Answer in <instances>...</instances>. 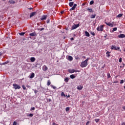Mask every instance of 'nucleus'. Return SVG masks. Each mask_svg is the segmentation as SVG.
Masks as SVG:
<instances>
[{
  "label": "nucleus",
  "instance_id": "1",
  "mask_svg": "<svg viewBox=\"0 0 125 125\" xmlns=\"http://www.w3.org/2000/svg\"><path fill=\"white\" fill-rule=\"evenodd\" d=\"M88 60H89V59L87 58L84 61L82 62L81 64V67H82V68H85V67H86V66L88 65V63L87 62H88Z\"/></svg>",
  "mask_w": 125,
  "mask_h": 125
},
{
  "label": "nucleus",
  "instance_id": "2",
  "mask_svg": "<svg viewBox=\"0 0 125 125\" xmlns=\"http://www.w3.org/2000/svg\"><path fill=\"white\" fill-rule=\"evenodd\" d=\"M69 5L70 7H72L71 9H70V11H71V10H75L76 7H77V4H74V2H70L69 3Z\"/></svg>",
  "mask_w": 125,
  "mask_h": 125
},
{
  "label": "nucleus",
  "instance_id": "3",
  "mask_svg": "<svg viewBox=\"0 0 125 125\" xmlns=\"http://www.w3.org/2000/svg\"><path fill=\"white\" fill-rule=\"evenodd\" d=\"M104 30V25H101L97 28V31L98 32H103Z\"/></svg>",
  "mask_w": 125,
  "mask_h": 125
},
{
  "label": "nucleus",
  "instance_id": "4",
  "mask_svg": "<svg viewBox=\"0 0 125 125\" xmlns=\"http://www.w3.org/2000/svg\"><path fill=\"white\" fill-rule=\"evenodd\" d=\"M68 72H69V73H70V74H73V73H75V72H77L78 73H79L80 72V70H76L74 69H68Z\"/></svg>",
  "mask_w": 125,
  "mask_h": 125
},
{
  "label": "nucleus",
  "instance_id": "5",
  "mask_svg": "<svg viewBox=\"0 0 125 125\" xmlns=\"http://www.w3.org/2000/svg\"><path fill=\"white\" fill-rule=\"evenodd\" d=\"M79 27H80V23L77 24H74L71 27V30H75L77 29V28H79Z\"/></svg>",
  "mask_w": 125,
  "mask_h": 125
},
{
  "label": "nucleus",
  "instance_id": "6",
  "mask_svg": "<svg viewBox=\"0 0 125 125\" xmlns=\"http://www.w3.org/2000/svg\"><path fill=\"white\" fill-rule=\"evenodd\" d=\"M110 49L113 50H120V47H117L115 45H112Z\"/></svg>",
  "mask_w": 125,
  "mask_h": 125
},
{
  "label": "nucleus",
  "instance_id": "7",
  "mask_svg": "<svg viewBox=\"0 0 125 125\" xmlns=\"http://www.w3.org/2000/svg\"><path fill=\"white\" fill-rule=\"evenodd\" d=\"M13 86H14L15 89H20V88H21V87L17 84H13Z\"/></svg>",
  "mask_w": 125,
  "mask_h": 125
},
{
  "label": "nucleus",
  "instance_id": "8",
  "mask_svg": "<svg viewBox=\"0 0 125 125\" xmlns=\"http://www.w3.org/2000/svg\"><path fill=\"white\" fill-rule=\"evenodd\" d=\"M105 24H106V25H107V26H109V27H114V25L113 24H114V22H112V23L109 22H105Z\"/></svg>",
  "mask_w": 125,
  "mask_h": 125
},
{
  "label": "nucleus",
  "instance_id": "9",
  "mask_svg": "<svg viewBox=\"0 0 125 125\" xmlns=\"http://www.w3.org/2000/svg\"><path fill=\"white\" fill-rule=\"evenodd\" d=\"M118 38L119 39H123V38H125V35L124 34H121L118 35Z\"/></svg>",
  "mask_w": 125,
  "mask_h": 125
},
{
  "label": "nucleus",
  "instance_id": "10",
  "mask_svg": "<svg viewBox=\"0 0 125 125\" xmlns=\"http://www.w3.org/2000/svg\"><path fill=\"white\" fill-rule=\"evenodd\" d=\"M48 69V68L47 67V66H46V65H44L42 66V70L43 71H44L45 72L46 71H47V70Z\"/></svg>",
  "mask_w": 125,
  "mask_h": 125
},
{
  "label": "nucleus",
  "instance_id": "11",
  "mask_svg": "<svg viewBox=\"0 0 125 125\" xmlns=\"http://www.w3.org/2000/svg\"><path fill=\"white\" fill-rule=\"evenodd\" d=\"M77 89H78V90H82V89H83V85H78L77 87Z\"/></svg>",
  "mask_w": 125,
  "mask_h": 125
},
{
  "label": "nucleus",
  "instance_id": "12",
  "mask_svg": "<svg viewBox=\"0 0 125 125\" xmlns=\"http://www.w3.org/2000/svg\"><path fill=\"white\" fill-rule=\"evenodd\" d=\"M37 14V12H32L31 13H30V17H33V16H35V15H36Z\"/></svg>",
  "mask_w": 125,
  "mask_h": 125
},
{
  "label": "nucleus",
  "instance_id": "13",
  "mask_svg": "<svg viewBox=\"0 0 125 125\" xmlns=\"http://www.w3.org/2000/svg\"><path fill=\"white\" fill-rule=\"evenodd\" d=\"M46 17L47 16L45 15H43L42 16V17L41 18V20H42V21L43 20H46Z\"/></svg>",
  "mask_w": 125,
  "mask_h": 125
},
{
  "label": "nucleus",
  "instance_id": "14",
  "mask_svg": "<svg viewBox=\"0 0 125 125\" xmlns=\"http://www.w3.org/2000/svg\"><path fill=\"white\" fill-rule=\"evenodd\" d=\"M87 11H88L89 12H91L92 13H93V10L91 8H88L86 9Z\"/></svg>",
  "mask_w": 125,
  "mask_h": 125
},
{
  "label": "nucleus",
  "instance_id": "15",
  "mask_svg": "<svg viewBox=\"0 0 125 125\" xmlns=\"http://www.w3.org/2000/svg\"><path fill=\"white\" fill-rule=\"evenodd\" d=\"M29 36H31V37H35V36H37V34L36 32H33L29 34Z\"/></svg>",
  "mask_w": 125,
  "mask_h": 125
},
{
  "label": "nucleus",
  "instance_id": "16",
  "mask_svg": "<svg viewBox=\"0 0 125 125\" xmlns=\"http://www.w3.org/2000/svg\"><path fill=\"white\" fill-rule=\"evenodd\" d=\"M68 60H69V61H73V57H72L71 56H68Z\"/></svg>",
  "mask_w": 125,
  "mask_h": 125
},
{
  "label": "nucleus",
  "instance_id": "17",
  "mask_svg": "<svg viewBox=\"0 0 125 125\" xmlns=\"http://www.w3.org/2000/svg\"><path fill=\"white\" fill-rule=\"evenodd\" d=\"M8 2L11 4H14V3H15V1L13 0H9Z\"/></svg>",
  "mask_w": 125,
  "mask_h": 125
},
{
  "label": "nucleus",
  "instance_id": "18",
  "mask_svg": "<svg viewBox=\"0 0 125 125\" xmlns=\"http://www.w3.org/2000/svg\"><path fill=\"white\" fill-rule=\"evenodd\" d=\"M30 61L31 62H35L36 61V58H35V57H31L30 58Z\"/></svg>",
  "mask_w": 125,
  "mask_h": 125
},
{
  "label": "nucleus",
  "instance_id": "19",
  "mask_svg": "<svg viewBox=\"0 0 125 125\" xmlns=\"http://www.w3.org/2000/svg\"><path fill=\"white\" fill-rule=\"evenodd\" d=\"M33 78H35V73H32L30 75V79H33Z\"/></svg>",
  "mask_w": 125,
  "mask_h": 125
},
{
  "label": "nucleus",
  "instance_id": "20",
  "mask_svg": "<svg viewBox=\"0 0 125 125\" xmlns=\"http://www.w3.org/2000/svg\"><path fill=\"white\" fill-rule=\"evenodd\" d=\"M85 35L86 36V37H90V35L89 34V33H88V32L87 31H85Z\"/></svg>",
  "mask_w": 125,
  "mask_h": 125
},
{
  "label": "nucleus",
  "instance_id": "21",
  "mask_svg": "<svg viewBox=\"0 0 125 125\" xmlns=\"http://www.w3.org/2000/svg\"><path fill=\"white\" fill-rule=\"evenodd\" d=\"M106 57L109 58V57L110 56V52H109L108 51H107L106 53Z\"/></svg>",
  "mask_w": 125,
  "mask_h": 125
},
{
  "label": "nucleus",
  "instance_id": "22",
  "mask_svg": "<svg viewBox=\"0 0 125 125\" xmlns=\"http://www.w3.org/2000/svg\"><path fill=\"white\" fill-rule=\"evenodd\" d=\"M96 17V14H94V15H92L90 16V18L93 19L94 18H95Z\"/></svg>",
  "mask_w": 125,
  "mask_h": 125
},
{
  "label": "nucleus",
  "instance_id": "23",
  "mask_svg": "<svg viewBox=\"0 0 125 125\" xmlns=\"http://www.w3.org/2000/svg\"><path fill=\"white\" fill-rule=\"evenodd\" d=\"M75 78H76V76H75V75L74 74L71 75L70 76V79H75Z\"/></svg>",
  "mask_w": 125,
  "mask_h": 125
},
{
  "label": "nucleus",
  "instance_id": "24",
  "mask_svg": "<svg viewBox=\"0 0 125 125\" xmlns=\"http://www.w3.org/2000/svg\"><path fill=\"white\" fill-rule=\"evenodd\" d=\"M107 79H110V78H111V74H110V73H107Z\"/></svg>",
  "mask_w": 125,
  "mask_h": 125
},
{
  "label": "nucleus",
  "instance_id": "25",
  "mask_svg": "<svg viewBox=\"0 0 125 125\" xmlns=\"http://www.w3.org/2000/svg\"><path fill=\"white\" fill-rule=\"evenodd\" d=\"M123 14H119V15H118L117 17L118 18H121V17H122L123 16Z\"/></svg>",
  "mask_w": 125,
  "mask_h": 125
},
{
  "label": "nucleus",
  "instance_id": "26",
  "mask_svg": "<svg viewBox=\"0 0 125 125\" xmlns=\"http://www.w3.org/2000/svg\"><path fill=\"white\" fill-rule=\"evenodd\" d=\"M51 83V82H50V81L48 80L47 81V85H48V86L50 85Z\"/></svg>",
  "mask_w": 125,
  "mask_h": 125
},
{
  "label": "nucleus",
  "instance_id": "27",
  "mask_svg": "<svg viewBox=\"0 0 125 125\" xmlns=\"http://www.w3.org/2000/svg\"><path fill=\"white\" fill-rule=\"evenodd\" d=\"M69 110H70V107H67L65 108V111H66V112H69Z\"/></svg>",
  "mask_w": 125,
  "mask_h": 125
},
{
  "label": "nucleus",
  "instance_id": "28",
  "mask_svg": "<svg viewBox=\"0 0 125 125\" xmlns=\"http://www.w3.org/2000/svg\"><path fill=\"white\" fill-rule=\"evenodd\" d=\"M33 116H34V114H33L32 113L27 115V117H33Z\"/></svg>",
  "mask_w": 125,
  "mask_h": 125
},
{
  "label": "nucleus",
  "instance_id": "29",
  "mask_svg": "<svg viewBox=\"0 0 125 125\" xmlns=\"http://www.w3.org/2000/svg\"><path fill=\"white\" fill-rule=\"evenodd\" d=\"M75 58L76 60H80V57H79V56H75Z\"/></svg>",
  "mask_w": 125,
  "mask_h": 125
},
{
  "label": "nucleus",
  "instance_id": "30",
  "mask_svg": "<svg viewBox=\"0 0 125 125\" xmlns=\"http://www.w3.org/2000/svg\"><path fill=\"white\" fill-rule=\"evenodd\" d=\"M64 82H65V83H68V82H69V78H66L64 80Z\"/></svg>",
  "mask_w": 125,
  "mask_h": 125
},
{
  "label": "nucleus",
  "instance_id": "31",
  "mask_svg": "<svg viewBox=\"0 0 125 125\" xmlns=\"http://www.w3.org/2000/svg\"><path fill=\"white\" fill-rule=\"evenodd\" d=\"M22 87L23 90H26V86L22 85Z\"/></svg>",
  "mask_w": 125,
  "mask_h": 125
},
{
  "label": "nucleus",
  "instance_id": "32",
  "mask_svg": "<svg viewBox=\"0 0 125 125\" xmlns=\"http://www.w3.org/2000/svg\"><path fill=\"white\" fill-rule=\"evenodd\" d=\"M61 96H64V97H66V95L64 94V92H62L61 93Z\"/></svg>",
  "mask_w": 125,
  "mask_h": 125
},
{
  "label": "nucleus",
  "instance_id": "33",
  "mask_svg": "<svg viewBox=\"0 0 125 125\" xmlns=\"http://www.w3.org/2000/svg\"><path fill=\"white\" fill-rule=\"evenodd\" d=\"M93 3H94V1H93V0L90 1V5L93 4Z\"/></svg>",
  "mask_w": 125,
  "mask_h": 125
},
{
  "label": "nucleus",
  "instance_id": "34",
  "mask_svg": "<svg viewBox=\"0 0 125 125\" xmlns=\"http://www.w3.org/2000/svg\"><path fill=\"white\" fill-rule=\"evenodd\" d=\"M117 30H118V28H117V27H114V28L113 29V32H115V31H117Z\"/></svg>",
  "mask_w": 125,
  "mask_h": 125
},
{
  "label": "nucleus",
  "instance_id": "35",
  "mask_svg": "<svg viewBox=\"0 0 125 125\" xmlns=\"http://www.w3.org/2000/svg\"><path fill=\"white\" fill-rule=\"evenodd\" d=\"M20 36H24V35H25V33L24 32H21V33H20Z\"/></svg>",
  "mask_w": 125,
  "mask_h": 125
},
{
  "label": "nucleus",
  "instance_id": "36",
  "mask_svg": "<svg viewBox=\"0 0 125 125\" xmlns=\"http://www.w3.org/2000/svg\"><path fill=\"white\" fill-rule=\"evenodd\" d=\"M100 119H95V122H96V123H98V122H99V120Z\"/></svg>",
  "mask_w": 125,
  "mask_h": 125
},
{
  "label": "nucleus",
  "instance_id": "37",
  "mask_svg": "<svg viewBox=\"0 0 125 125\" xmlns=\"http://www.w3.org/2000/svg\"><path fill=\"white\" fill-rule=\"evenodd\" d=\"M35 107H31L30 111H35Z\"/></svg>",
  "mask_w": 125,
  "mask_h": 125
},
{
  "label": "nucleus",
  "instance_id": "38",
  "mask_svg": "<svg viewBox=\"0 0 125 125\" xmlns=\"http://www.w3.org/2000/svg\"><path fill=\"white\" fill-rule=\"evenodd\" d=\"M13 125H17V122H16V121H14L13 122Z\"/></svg>",
  "mask_w": 125,
  "mask_h": 125
},
{
  "label": "nucleus",
  "instance_id": "39",
  "mask_svg": "<svg viewBox=\"0 0 125 125\" xmlns=\"http://www.w3.org/2000/svg\"><path fill=\"white\" fill-rule=\"evenodd\" d=\"M91 35H92V36H95V33H94V32H91L90 33Z\"/></svg>",
  "mask_w": 125,
  "mask_h": 125
},
{
  "label": "nucleus",
  "instance_id": "40",
  "mask_svg": "<svg viewBox=\"0 0 125 125\" xmlns=\"http://www.w3.org/2000/svg\"><path fill=\"white\" fill-rule=\"evenodd\" d=\"M5 64H7V62H4L3 63L0 64V65H5Z\"/></svg>",
  "mask_w": 125,
  "mask_h": 125
},
{
  "label": "nucleus",
  "instance_id": "41",
  "mask_svg": "<svg viewBox=\"0 0 125 125\" xmlns=\"http://www.w3.org/2000/svg\"><path fill=\"white\" fill-rule=\"evenodd\" d=\"M120 83H124V80H121L120 81Z\"/></svg>",
  "mask_w": 125,
  "mask_h": 125
},
{
  "label": "nucleus",
  "instance_id": "42",
  "mask_svg": "<svg viewBox=\"0 0 125 125\" xmlns=\"http://www.w3.org/2000/svg\"><path fill=\"white\" fill-rule=\"evenodd\" d=\"M39 66H40V64H38V63H37V64L35 65V67H38Z\"/></svg>",
  "mask_w": 125,
  "mask_h": 125
},
{
  "label": "nucleus",
  "instance_id": "43",
  "mask_svg": "<svg viewBox=\"0 0 125 125\" xmlns=\"http://www.w3.org/2000/svg\"><path fill=\"white\" fill-rule=\"evenodd\" d=\"M51 86L52 88H53V89H55V88H56V87L55 86L52 85Z\"/></svg>",
  "mask_w": 125,
  "mask_h": 125
},
{
  "label": "nucleus",
  "instance_id": "44",
  "mask_svg": "<svg viewBox=\"0 0 125 125\" xmlns=\"http://www.w3.org/2000/svg\"><path fill=\"white\" fill-rule=\"evenodd\" d=\"M40 31H43V30H44V28H40Z\"/></svg>",
  "mask_w": 125,
  "mask_h": 125
},
{
  "label": "nucleus",
  "instance_id": "45",
  "mask_svg": "<svg viewBox=\"0 0 125 125\" xmlns=\"http://www.w3.org/2000/svg\"><path fill=\"white\" fill-rule=\"evenodd\" d=\"M119 62H122V58H120L119 60Z\"/></svg>",
  "mask_w": 125,
  "mask_h": 125
},
{
  "label": "nucleus",
  "instance_id": "46",
  "mask_svg": "<svg viewBox=\"0 0 125 125\" xmlns=\"http://www.w3.org/2000/svg\"><path fill=\"white\" fill-rule=\"evenodd\" d=\"M89 123H90L89 121H87V123H86V125H89Z\"/></svg>",
  "mask_w": 125,
  "mask_h": 125
},
{
  "label": "nucleus",
  "instance_id": "47",
  "mask_svg": "<svg viewBox=\"0 0 125 125\" xmlns=\"http://www.w3.org/2000/svg\"><path fill=\"white\" fill-rule=\"evenodd\" d=\"M49 22H50L49 20H47L46 23H49Z\"/></svg>",
  "mask_w": 125,
  "mask_h": 125
},
{
  "label": "nucleus",
  "instance_id": "48",
  "mask_svg": "<svg viewBox=\"0 0 125 125\" xmlns=\"http://www.w3.org/2000/svg\"><path fill=\"white\" fill-rule=\"evenodd\" d=\"M70 40H71V41H74L75 40V39H74V38H71Z\"/></svg>",
  "mask_w": 125,
  "mask_h": 125
},
{
  "label": "nucleus",
  "instance_id": "49",
  "mask_svg": "<svg viewBox=\"0 0 125 125\" xmlns=\"http://www.w3.org/2000/svg\"><path fill=\"white\" fill-rule=\"evenodd\" d=\"M34 93L36 94L38 93V90H35Z\"/></svg>",
  "mask_w": 125,
  "mask_h": 125
},
{
  "label": "nucleus",
  "instance_id": "50",
  "mask_svg": "<svg viewBox=\"0 0 125 125\" xmlns=\"http://www.w3.org/2000/svg\"><path fill=\"white\" fill-rule=\"evenodd\" d=\"M121 125H125V122H123V123L121 124Z\"/></svg>",
  "mask_w": 125,
  "mask_h": 125
},
{
  "label": "nucleus",
  "instance_id": "51",
  "mask_svg": "<svg viewBox=\"0 0 125 125\" xmlns=\"http://www.w3.org/2000/svg\"><path fill=\"white\" fill-rule=\"evenodd\" d=\"M85 4V3H83V4H82V6H84V5Z\"/></svg>",
  "mask_w": 125,
  "mask_h": 125
},
{
  "label": "nucleus",
  "instance_id": "52",
  "mask_svg": "<svg viewBox=\"0 0 125 125\" xmlns=\"http://www.w3.org/2000/svg\"><path fill=\"white\" fill-rule=\"evenodd\" d=\"M26 87H28V88L30 87V85H26Z\"/></svg>",
  "mask_w": 125,
  "mask_h": 125
},
{
  "label": "nucleus",
  "instance_id": "53",
  "mask_svg": "<svg viewBox=\"0 0 125 125\" xmlns=\"http://www.w3.org/2000/svg\"><path fill=\"white\" fill-rule=\"evenodd\" d=\"M66 97H67L68 98H70V95H66Z\"/></svg>",
  "mask_w": 125,
  "mask_h": 125
},
{
  "label": "nucleus",
  "instance_id": "54",
  "mask_svg": "<svg viewBox=\"0 0 125 125\" xmlns=\"http://www.w3.org/2000/svg\"><path fill=\"white\" fill-rule=\"evenodd\" d=\"M118 83V81H115L113 82L114 83Z\"/></svg>",
  "mask_w": 125,
  "mask_h": 125
},
{
  "label": "nucleus",
  "instance_id": "55",
  "mask_svg": "<svg viewBox=\"0 0 125 125\" xmlns=\"http://www.w3.org/2000/svg\"><path fill=\"white\" fill-rule=\"evenodd\" d=\"M57 124L55 123H53V124H52V125H56Z\"/></svg>",
  "mask_w": 125,
  "mask_h": 125
},
{
  "label": "nucleus",
  "instance_id": "56",
  "mask_svg": "<svg viewBox=\"0 0 125 125\" xmlns=\"http://www.w3.org/2000/svg\"><path fill=\"white\" fill-rule=\"evenodd\" d=\"M82 58H83L84 59H85V56H83Z\"/></svg>",
  "mask_w": 125,
  "mask_h": 125
},
{
  "label": "nucleus",
  "instance_id": "57",
  "mask_svg": "<svg viewBox=\"0 0 125 125\" xmlns=\"http://www.w3.org/2000/svg\"><path fill=\"white\" fill-rule=\"evenodd\" d=\"M123 109H124L125 110V106H123Z\"/></svg>",
  "mask_w": 125,
  "mask_h": 125
},
{
  "label": "nucleus",
  "instance_id": "58",
  "mask_svg": "<svg viewBox=\"0 0 125 125\" xmlns=\"http://www.w3.org/2000/svg\"><path fill=\"white\" fill-rule=\"evenodd\" d=\"M123 66L125 67V63H123Z\"/></svg>",
  "mask_w": 125,
  "mask_h": 125
},
{
  "label": "nucleus",
  "instance_id": "59",
  "mask_svg": "<svg viewBox=\"0 0 125 125\" xmlns=\"http://www.w3.org/2000/svg\"><path fill=\"white\" fill-rule=\"evenodd\" d=\"M69 1H72L73 0H68Z\"/></svg>",
  "mask_w": 125,
  "mask_h": 125
},
{
  "label": "nucleus",
  "instance_id": "60",
  "mask_svg": "<svg viewBox=\"0 0 125 125\" xmlns=\"http://www.w3.org/2000/svg\"><path fill=\"white\" fill-rule=\"evenodd\" d=\"M61 13L62 14H63V12H61Z\"/></svg>",
  "mask_w": 125,
  "mask_h": 125
},
{
  "label": "nucleus",
  "instance_id": "61",
  "mask_svg": "<svg viewBox=\"0 0 125 125\" xmlns=\"http://www.w3.org/2000/svg\"><path fill=\"white\" fill-rule=\"evenodd\" d=\"M66 30H68V28H66Z\"/></svg>",
  "mask_w": 125,
  "mask_h": 125
},
{
  "label": "nucleus",
  "instance_id": "62",
  "mask_svg": "<svg viewBox=\"0 0 125 125\" xmlns=\"http://www.w3.org/2000/svg\"><path fill=\"white\" fill-rule=\"evenodd\" d=\"M124 51H125V49H124Z\"/></svg>",
  "mask_w": 125,
  "mask_h": 125
},
{
  "label": "nucleus",
  "instance_id": "63",
  "mask_svg": "<svg viewBox=\"0 0 125 125\" xmlns=\"http://www.w3.org/2000/svg\"><path fill=\"white\" fill-rule=\"evenodd\" d=\"M30 9H32V8H30Z\"/></svg>",
  "mask_w": 125,
  "mask_h": 125
},
{
  "label": "nucleus",
  "instance_id": "64",
  "mask_svg": "<svg viewBox=\"0 0 125 125\" xmlns=\"http://www.w3.org/2000/svg\"><path fill=\"white\" fill-rule=\"evenodd\" d=\"M58 125V124H57V125Z\"/></svg>",
  "mask_w": 125,
  "mask_h": 125
}]
</instances>
